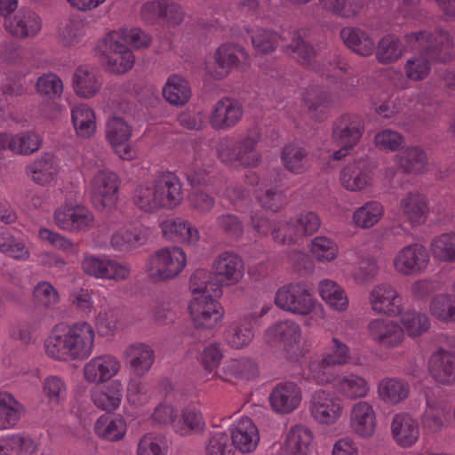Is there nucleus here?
<instances>
[{
  "label": "nucleus",
  "instance_id": "1",
  "mask_svg": "<svg viewBox=\"0 0 455 455\" xmlns=\"http://www.w3.org/2000/svg\"><path fill=\"white\" fill-rule=\"evenodd\" d=\"M182 199V185L179 178L171 172L158 176L152 186H138L133 195L134 204L140 210L149 212L160 208L172 209L178 206Z\"/></svg>",
  "mask_w": 455,
  "mask_h": 455
},
{
  "label": "nucleus",
  "instance_id": "2",
  "mask_svg": "<svg viewBox=\"0 0 455 455\" xmlns=\"http://www.w3.org/2000/svg\"><path fill=\"white\" fill-rule=\"evenodd\" d=\"M407 41L418 43V52L430 63L450 62L454 57V41L447 31H416L406 35Z\"/></svg>",
  "mask_w": 455,
  "mask_h": 455
},
{
  "label": "nucleus",
  "instance_id": "3",
  "mask_svg": "<svg viewBox=\"0 0 455 455\" xmlns=\"http://www.w3.org/2000/svg\"><path fill=\"white\" fill-rule=\"evenodd\" d=\"M186 262V255L181 248H162L150 257L148 275L156 282L172 279L182 271Z\"/></svg>",
  "mask_w": 455,
  "mask_h": 455
},
{
  "label": "nucleus",
  "instance_id": "4",
  "mask_svg": "<svg viewBox=\"0 0 455 455\" xmlns=\"http://www.w3.org/2000/svg\"><path fill=\"white\" fill-rule=\"evenodd\" d=\"M256 140L247 137L241 140L225 138L218 146V156L227 164H237L244 167H254L259 162V155L255 150Z\"/></svg>",
  "mask_w": 455,
  "mask_h": 455
},
{
  "label": "nucleus",
  "instance_id": "5",
  "mask_svg": "<svg viewBox=\"0 0 455 455\" xmlns=\"http://www.w3.org/2000/svg\"><path fill=\"white\" fill-rule=\"evenodd\" d=\"M275 305L288 312L307 315L314 307V299L305 283H290L279 289L275 294Z\"/></svg>",
  "mask_w": 455,
  "mask_h": 455
},
{
  "label": "nucleus",
  "instance_id": "6",
  "mask_svg": "<svg viewBox=\"0 0 455 455\" xmlns=\"http://www.w3.org/2000/svg\"><path fill=\"white\" fill-rule=\"evenodd\" d=\"M189 309L196 331L214 329L223 316L222 307L211 294L194 297Z\"/></svg>",
  "mask_w": 455,
  "mask_h": 455
},
{
  "label": "nucleus",
  "instance_id": "7",
  "mask_svg": "<svg viewBox=\"0 0 455 455\" xmlns=\"http://www.w3.org/2000/svg\"><path fill=\"white\" fill-rule=\"evenodd\" d=\"M363 132L364 124L361 116L347 113L333 122L331 139L339 147L354 148L360 141Z\"/></svg>",
  "mask_w": 455,
  "mask_h": 455
},
{
  "label": "nucleus",
  "instance_id": "8",
  "mask_svg": "<svg viewBox=\"0 0 455 455\" xmlns=\"http://www.w3.org/2000/svg\"><path fill=\"white\" fill-rule=\"evenodd\" d=\"M119 188L117 175L109 170L98 172L92 181V200L98 209L112 206L116 199Z\"/></svg>",
  "mask_w": 455,
  "mask_h": 455
},
{
  "label": "nucleus",
  "instance_id": "9",
  "mask_svg": "<svg viewBox=\"0 0 455 455\" xmlns=\"http://www.w3.org/2000/svg\"><path fill=\"white\" fill-rule=\"evenodd\" d=\"M71 360H83L87 358L93 347L94 331L92 327L84 322L73 324L66 331Z\"/></svg>",
  "mask_w": 455,
  "mask_h": 455
},
{
  "label": "nucleus",
  "instance_id": "10",
  "mask_svg": "<svg viewBox=\"0 0 455 455\" xmlns=\"http://www.w3.org/2000/svg\"><path fill=\"white\" fill-rule=\"evenodd\" d=\"M243 112V106L237 100L222 98L213 106L209 121L216 130H228L238 124Z\"/></svg>",
  "mask_w": 455,
  "mask_h": 455
},
{
  "label": "nucleus",
  "instance_id": "11",
  "mask_svg": "<svg viewBox=\"0 0 455 455\" xmlns=\"http://www.w3.org/2000/svg\"><path fill=\"white\" fill-rule=\"evenodd\" d=\"M10 34L21 39L36 36L42 28L40 17L31 9L20 8L4 21Z\"/></svg>",
  "mask_w": 455,
  "mask_h": 455
},
{
  "label": "nucleus",
  "instance_id": "12",
  "mask_svg": "<svg viewBox=\"0 0 455 455\" xmlns=\"http://www.w3.org/2000/svg\"><path fill=\"white\" fill-rule=\"evenodd\" d=\"M309 409L312 417L322 424L334 423L341 413L339 399L324 390H317L312 395Z\"/></svg>",
  "mask_w": 455,
  "mask_h": 455
},
{
  "label": "nucleus",
  "instance_id": "13",
  "mask_svg": "<svg viewBox=\"0 0 455 455\" xmlns=\"http://www.w3.org/2000/svg\"><path fill=\"white\" fill-rule=\"evenodd\" d=\"M120 35L116 31L110 32L105 38L106 51L108 52V62L113 73L123 74L134 65L132 52L119 40Z\"/></svg>",
  "mask_w": 455,
  "mask_h": 455
},
{
  "label": "nucleus",
  "instance_id": "14",
  "mask_svg": "<svg viewBox=\"0 0 455 455\" xmlns=\"http://www.w3.org/2000/svg\"><path fill=\"white\" fill-rule=\"evenodd\" d=\"M372 167L367 157H360L349 163L341 171L342 186L350 191H361L367 188L371 180Z\"/></svg>",
  "mask_w": 455,
  "mask_h": 455
},
{
  "label": "nucleus",
  "instance_id": "15",
  "mask_svg": "<svg viewBox=\"0 0 455 455\" xmlns=\"http://www.w3.org/2000/svg\"><path fill=\"white\" fill-rule=\"evenodd\" d=\"M429 256L426 248L418 243L403 247L396 255L394 265L395 269L403 275H414L425 269Z\"/></svg>",
  "mask_w": 455,
  "mask_h": 455
},
{
  "label": "nucleus",
  "instance_id": "16",
  "mask_svg": "<svg viewBox=\"0 0 455 455\" xmlns=\"http://www.w3.org/2000/svg\"><path fill=\"white\" fill-rule=\"evenodd\" d=\"M82 268L89 275L116 281L127 279L131 273L127 266L116 260L103 259L93 256L86 257L83 260Z\"/></svg>",
  "mask_w": 455,
  "mask_h": 455
},
{
  "label": "nucleus",
  "instance_id": "17",
  "mask_svg": "<svg viewBox=\"0 0 455 455\" xmlns=\"http://www.w3.org/2000/svg\"><path fill=\"white\" fill-rule=\"evenodd\" d=\"M132 127L121 117H111L106 126V138L116 153L122 159H132V148L129 145Z\"/></svg>",
  "mask_w": 455,
  "mask_h": 455
},
{
  "label": "nucleus",
  "instance_id": "18",
  "mask_svg": "<svg viewBox=\"0 0 455 455\" xmlns=\"http://www.w3.org/2000/svg\"><path fill=\"white\" fill-rule=\"evenodd\" d=\"M212 272L217 284L228 286L237 283L243 276V263L235 253L225 251L219 255Z\"/></svg>",
  "mask_w": 455,
  "mask_h": 455
},
{
  "label": "nucleus",
  "instance_id": "19",
  "mask_svg": "<svg viewBox=\"0 0 455 455\" xmlns=\"http://www.w3.org/2000/svg\"><path fill=\"white\" fill-rule=\"evenodd\" d=\"M372 310L377 313L396 316L402 313V298L387 283L378 284L370 293Z\"/></svg>",
  "mask_w": 455,
  "mask_h": 455
},
{
  "label": "nucleus",
  "instance_id": "20",
  "mask_svg": "<svg viewBox=\"0 0 455 455\" xmlns=\"http://www.w3.org/2000/svg\"><path fill=\"white\" fill-rule=\"evenodd\" d=\"M269 401L274 411L281 414H288L299 405L301 390L294 382H282L273 388Z\"/></svg>",
  "mask_w": 455,
  "mask_h": 455
},
{
  "label": "nucleus",
  "instance_id": "21",
  "mask_svg": "<svg viewBox=\"0 0 455 455\" xmlns=\"http://www.w3.org/2000/svg\"><path fill=\"white\" fill-rule=\"evenodd\" d=\"M56 225L67 231L83 232L89 229L93 223V215L83 207H68L55 212Z\"/></svg>",
  "mask_w": 455,
  "mask_h": 455
},
{
  "label": "nucleus",
  "instance_id": "22",
  "mask_svg": "<svg viewBox=\"0 0 455 455\" xmlns=\"http://www.w3.org/2000/svg\"><path fill=\"white\" fill-rule=\"evenodd\" d=\"M391 433L399 446L411 447L419 438V425L409 413H397L391 422Z\"/></svg>",
  "mask_w": 455,
  "mask_h": 455
},
{
  "label": "nucleus",
  "instance_id": "23",
  "mask_svg": "<svg viewBox=\"0 0 455 455\" xmlns=\"http://www.w3.org/2000/svg\"><path fill=\"white\" fill-rule=\"evenodd\" d=\"M429 372L432 378L443 385L455 384V355L437 349L428 361Z\"/></svg>",
  "mask_w": 455,
  "mask_h": 455
},
{
  "label": "nucleus",
  "instance_id": "24",
  "mask_svg": "<svg viewBox=\"0 0 455 455\" xmlns=\"http://www.w3.org/2000/svg\"><path fill=\"white\" fill-rule=\"evenodd\" d=\"M59 172L58 164L52 153H44L25 167L29 180L39 186H47L54 180Z\"/></svg>",
  "mask_w": 455,
  "mask_h": 455
},
{
  "label": "nucleus",
  "instance_id": "25",
  "mask_svg": "<svg viewBox=\"0 0 455 455\" xmlns=\"http://www.w3.org/2000/svg\"><path fill=\"white\" fill-rule=\"evenodd\" d=\"M232 445L242 453L253 451L259 441V430L252 420L242 418L231 431Z\"/></svg>",
  "mask_w": 455,
  "mask_h": 455
},
{
  "label": "nucleus",
  "instance_id": "26",
  "mask_svg": "<svg viewBox=\"0 0 455 455\" xmlns=\"http://www.w3.org/2000/svg\"><path fill=\"white\" fill-rule=\"evenodd\" d=\"M370 337L379 345L393 347L403 338V329L392 321L375 319L368 324Z\"/></svg>",
  "mask_w": 455,
  "mask_h": 455
},
{
  "label": "nucleus",
  "instance_id": "27",
  "mask_svg": "<svg viewBox=\"0 0 455 455\" xmlns=\"http://www.w3.org/2000/svg\"><path fill=\"white\" fill-rule=\"evenodd\" d=\"M350 426L361 437L372 436L377 426L376 414L372 406L366 402L356 403L351 411Z\"/></svg>",
  "mask_w": 455,
  "mask_h": 455
},
{
  "label": "nucleus",
  "instance_id": "28",
  "mask_svg": "<svg viewBox=\"0 0 455 455\" xmlns=\"http://www.w3.org/2000/svg\"><path fill=\"white\" fill-rule=\"evenodd\" d=\"M130 371L138 377H143L155 362L154 350L147 344L134 343L124 352Z\"/></svg>",
  "mask_w": 455,
  "mask_h": 455
},
{
  "label": "nucleus",
  "instance_id": "29",
  "mask_svg": "<svg viewBox=\"0 0 455 455\" xmlns=\"http://www.w3.org/2000/svg\"><path fill=\"white\" fill-rule=\"evenodd\" d=\"M119 371V363L111 355L92 359L84 368V378L91 383L99 384L114 377Z\"/></svg>",
  "mask_w": 455,
  "mask_h": 455
},
{
  "label": "nucleus",
  "instance_id": "30",
  "mask_svg": "<svg viewBox=\"0 0 455 455\" xmlns=\"http://www.w3.org/2000/svg\"><path fill=\"white\" fill-rule=\"evenodd\" d=\"M162 230L164 235L169 239L188 245L195 244L198 242L200 235L199 231L191 222L182 219L175 218L164 221L162 223Z\"/></svg>",
  "mask_w": 455,
  "mask_h": 455
},
{
  "label": "nucleus",
  "instance_id": "31",
  "mask_svg": "<svg viewBox=\"0 0 455 455\" xmlns=\"http://www.w3.org/2000/svg\"><path fill=\"white\" fill-rule=\"evenodd\" d=\"M288 35L290 42L282 44L283 52L301 65L310 67L316 57L314 46L304 39L299 30Z\"/></svg>",
  "mask_w": 455,
  "mask_h": 455
},
{
  "label": "nucleus",
  "instance_id": "32",
  "mask_svg": "<svg viewBox=\"0 0 455 455\" xmlns=\"http://www.w3.org/2000/svg\"><path fill=\"white\" fill-rule=\"evenodd\" d=\"M312 442V431L303 425H296L286 435V453L287 455H307Z\"/></svg>",
  "mask_w": 455,
  "mask_h": 455
},
{
  "label": "nucleus",
  "instance_id": "33",
  "mask_svg": "<svg viewBox=\"0 0 455 455\" xmlns=\"http://www.w3.org/2000/svg\"><path fill=\"white\" fill-rule=\"evenodd\" d=\"M340 37L348 48L359 55L369 56L375 49L371 37L360 28L346 27L341 29Z\"/></svg>",
  "mask_w": 455,
  "mask_h": 455
},
{
  "label": "nucleus",
  "instance_id": "34",
  "mask_svg": "<svg viewBox=\"0 0 455 455\" xmlns=\"http://www.w3.org/2000/svg\"><path fill=\"white\" fill-rule=\"evenodd\" d=\"M410 385L399 378H385L379 384L378 393L386 403L397 404L404 401L410 393Z\"/></svg>",
  "mask_w": 455,
  "mask_h": 455
},
{
  "label": "nucleus",
  "instance_id": "35",
  "mask_svg": "<svg viewBox=\"0 0 455 455\" xmlns=\"http://www.w3.org/2000/svg\"><path fill=\"white\" fill-rule=\"evenodd\" d=\"M101 81L93 70L80 67L73 75V86L76 93L83 98L93 97L101 87Z\"/></svg>",
  "mask_w": 455,
  "mask_h": 455
},
{
  "label": "nucleus",
  "instance_id": "36",
  "mask_svg": "<svg viewBox=\"0 0 455 455\" xmlns=\"http://www.w3.org/2000/svg\"><path fill=\"white\" fill-rule=\"evenodd\" d=\"M282 160L284 167L296 174L304 172L309 166L307 150L297 144H290L283 148Z\"/></svg>",
  "mask_w": 455,
  "mask_h": 455
},
{
  "label": "nucleus",
  "instance_id": "37",
  "mask_svg": "<svg viewBox=\"0 0 455 455\" xmlns=\"http://www.w3.org/2000/svg\"><path fill=\"white\" fill-rule=\"evenodd\" d=\"M189 289L195 297H202L211 294L218 297L221 293V290L214 281L212 272L204 269L196 270L189 280Z\"/></svg>",
  "mask_w": 455,
  "mask_h": 455
},
{
  "label": "nucleus",
  "instance_id": "38",
  "mask_svg": "<svg viewBox=\"0 0 455 455\" xmlns=\"http://www.w3.org/2000/svg\"><path fill=\"white\" fill-rule=\"evenodd\" d=\"M163 95L172 105L183 106L188 101L191 96V90L187 80L173 75L169 77L164 85Z\"/></svg>",
  "mask_w": 455,
  "mask_h": 455
},
{
  "label": "nucleus",
  "instance_id": "39",
  "mask_svg": "<svg viewBox=\"0 0 455 455\" xmlns=\"http://www.w3.org/2000/svg\"><path fill=\"white\" fill-rule=\"evenodd\" d=\"M248 59L243 48L231 44H223L216 51L214 60L216 64L228 73L237 67L238 63Z\"/></svg>",
  "mask_w": 455,
  "mask_h": 455
},
{
  "label": "nucleus",
  "instance_id": "40",
  "mask_svg": "<svg viewBox=\"0 0 455 455\" xmlns=\"http://www.w3.org/2000/svg\"><path fill=\"white\" fill-rule=\"evenodd\" d=\"M98 436L108 441H117L124 437L126 426L121 417L101 416L94 425Z\"/></svg>",
  "mask_w": 455,
  "mask_h": 455
},
{
  "label": "nucleus",
  "instance_id": "41",
  "mask_svg": "<svg viewBox=\"0 0 455 455\" xmlns=\"http://www.w3.org/2000/svg\"><path fill=\"white\" fill-rule=\"evenodd\" d=\"M71 119L78 136L88 138L94 133L95 116L88 106L84 104L75 106L71 111Z\"/></svg>",
  "mask_w": 455,
  "mask_h": 455
},
{
  "label": "nucleus",
  "instance_id": "42",
  "mask_svg": "<svg viewBox=\"0 0 455 455\" xmlns=\"http://www.w3.org/2000/svg\"><path fill=\"white\" fill-rule=\"evenodd\" d=\"M401 210L411 224H420L425 220L427 205L425 197L416 193H410L402 199Z\"/></svg>",
  "mask_w": 455,
  "mask_h": 455
},
{
  "label": "nucleus",
  "instance_id": "43",
  "mask_svg": "<svg viewBox=\"0 0 455 455\" xmlns=\"http://www.w3.org/2000/svg\"><path fill=\"white\" fill-rule=\"evenodd\" d=\"M397 163L405 172H421L426 168L427 157L419 147H410L402 150L397 156Z\"/></svg>",
  "mask_w": 455,
  "mask_h": 455
},
{
  "label": "nucleus",
  "instance_id": "44",
  "mask_svg": "<svg viewBox=\"0 0 455 455\" xmlns=\"http://www.w3.org/2000/svg\"><path fill=\"white\" fill-rule=\"evenodd\" d=\"M375 55L379 63H394L403 55V44L395 36L387 35L379 41Z\"/></svg>",
  "mask_w": 455,
  "mask_h": 455
},
{
  "label": "nucleus",
  "instance_id": "45",
  "mask_svg": "<svg viewBox=\"0 0 455 455\" xmlns=\"http://www.w3.org/2000/svg\"><path fill=\"white\" fill-rule=\"evenodd\" d=\"M252 316L233 323L227 331V341L234 348L239 349L247 346L254 336Z\"/></svg>",
  "mask_w": 455,
  "mask_h": 455
},
{
  "label": "nucleus",
  "instance_id": "46",
  "mask_svg": "<svg viewBox=\"0 0 455 455\" xmlns=\"http://www.w3.org/2000/svg\"><path fill=\"white\" fill-rule=\"evenodd\" d=\"M303 101L307 111L315 119L320 118L331 104L329 94L323 89L315 86L307 90L303 95Z\"/></svg>",
  "mask_w": 455,
  "mask_h": 455
},
{
  "label": "nucleus",
  "instance_id": "47",
  "mask_svg": "<svg viewBox=\"0 0 455 455\" xmlns=\"http://www.w3.org/2000/svg\"><path fill=\"white\" fill-rule=\"evenodd\" d=\"M319 292L323 299L332 308L342 311L348 305V299L343 289L335 282L323 280L319 284Z\"/></svg>",
  "mask_w": 455,
  "mask_h": 455
},
{
  "label": "nucleus",
  "instance_id": "48",
  "mask_svg": "<svg viewBox=\"0 0 455 455\" xmlns=\"http://www.w3.org/2000/svg\"><path fill=\"white\" fill-rule=\"evenodd\" d=\"M268 332L287 347H293L301 337L299 325L289 320L276 323L269 328Z\"/></svg>",
  "mask_w": 455,
  "mask_h": 455
},
{
  "label": "nucleus",
  "instance_id": "49",
  "mask_svg": "<svg viewBox=\"0 0 455 455\" xmlns=\"http://www.w3.org/2000/svg\"><path fill=\"white\" fill-rule=\"evenodd\" d=\"M280 41L283 43L286 41V37L265 28L257 29L251 36L252 45L260 54H268L274 52Z\"/></svg>",
  "mask_w": 455,
  "mask_h": 455
},
{
  "label": "nucleus",
  "instance_id": "50",
  "mask_svg": "<svg viewBox=\"0 0 455 455\" xmlns=\"http://www.w3.org/2000/svg\"><path fill=\"white\" fill-rule=\"evenodd\" d=\"M22 409V405L11 394L0 393V420L4 427L16 425Z\"/></svg>",
  "mask_w": 455,
  "mask_h": 455
},
{
  "label": "nucleus",
  "instance_id": "51",
  "mask_svg": "<svg viewBox=\"0 0 455 455\" xmlns=\"http://www.w3.org/2000/svg\"><path fill=\"white\" fill-rule=\"evenodd\" d=\"M321 6L333 14L342 18H352L356 16L361 9L362 4L359 0H318Z\"/></svg>",
  "mask_w": 455,
  "mask_h": 455
},
{
  "label": "nucleus",
  "instance_id": "52",
  "mask_svg": "<svg viewBox=\"0 0 455 455\" xmlns=\"http://www.w3.org/2000/svg\"><path fill=\"white\" fill-rule=\"evenodd\" d=\"M122 394L116 385L108 386L106 389L96 390L92 395L94 404L106 411H112L119 407Z\"/></svg>",
  "mask_w": 455,
  "mask_h": 455
},
{
  "label": "nucleus",
  "instance_id": "53",
  "mask_svg": "<svg viewBox=\"0 0 455 455\" xmlns=\"http://www.w3.org/2000/svg\"><path fill=\"white\" fill-rule=\"evenodd\" d=\"M229 435L220 429L211 432L205 443V455H234Z\"/></svg>",
  "mask_w": 455,
  "mask_h": 455
},
{
  "label": "nucleus",
  "instance_id": "54",
  "mask_svg": "<svg viewBox=\"0 0 455 455\" xmlns=\"http://www.w3.org/2000/svg\"><path fill=\"white\" fill-rule=\"evenodd\" d=\"M202 414L193 408L182 411L181 419L175 422L174 427L181 435L200 432L204 429Z\"/></svg>",
  "mask_w": 455,
  "mask_h": 455
},
{
  "label": "nucleus",
  "instance_id": "55",
  "mask_svg": "<svg viewBox=\"0 0 455 455\" xmlns=\"http://www.w3.org/2000/svg\"><path fill=\"white\" fill-rule=\"evenodd\" d=\"M430 310L433 315L443 322H455V297L437 295L431 302Z\"/></svg>",
  "mask_w": 455,
  "mask_h": 455
},
{
  "label": "nucleus",
  "instance_id": "56",
  "mask_svg": "<svg viewBox=\"0 0 455 455\" xmlns=\"http://www.w3.org/2000/svg\"><path fill=\"white\" fill-rule=\"evenodd\" d=\"M435 258L443 261L455 260V233H445L432 242Z\"/></svg>",
  "mask_w": 455,
  "mask_h": 455
},
{
  "label": "nucleus",
  "instance_id": "57",
  "mask_svg": "<svg viewBox=\"0 0 455 455\" xmlns=\"http://www.w3.org/2000/svg\"><path fill=\"white\" fill-rule=\"evenodd\" d=\"M381 215V205L377 202H370L355 212L353 220L356 226L369 228L379 220Z\"/></svg>",
  "mask_w": 455,
  "mask_h": 455
},
{
  "label": "nucleus",
  "instance_id": "58",
  "mask_svg": "<svg viewBox=\"0 0 455 455\" xmlns=\"http://www.w3.org/2000/svg\"><path fill=\"white\" fill-rule=\"evenodd\" d=\"M217 228L233 240H239L244 233L243 221L233 213H223L216 218Z\"/></svg>",
  "mask_w": 455,
  "mask_h": 455
},
{
  "label": "nucleus",
  "instance_id": "59",
  "mask_svg": "<svg viewBox=\"0 0 455 455\" xmlns=\"http://www.w3.org/2000/svg\"><path fill=\"white\" fill-rule=\"evenodd\" d=\"M402 323L409 336L417 337L426 332L430 326L427 315L407 311L401 316Z\"/></svg>",
  "mask_w": 455,
  "mask_h": 455
},
{
  "label": "nucleus",
  "instance_id": "60",
  "mask_svg": "<svg viewBox=\"0 0 455 455\" xmlns=\"http://www.w3.org/2000/svg\"><path fill=\"white\" fill-rule=\"evenodd\" d=\"M46 354L56 360H71V354L66 331L50 336L44 344Z\"/></svg>",
  "mask_w": 455,
  "mask_h": 455
},
{
  "label": "nucleus",
  "instance_id": "61",
  "mask_svg": "<svg viewBox=\"0 0 455 455\" xmlns=\"http://www.w3.org/2000/svg\"><path fill=\"white\" fill-rule=\"evenodd\" d=\"M14 154L29 156L42 146L41 137L34 132H24L14 135Z\"/></svg>",
  "mask_w": 455,
  "mask_h": 455
},
{
  "label": "nucleus",
  "instance_id": "62",
  "mask_svg": "<svg viewBox=\"0 0 455 455\" xmlns=\"http://www.w3.org/2000/svg\"><path fill=\"white\" fill-rule=\"evenodd\" d=\"M142 243L143 237L136 230L122 229L111 238V246L118 251H128Z\"/></svg>",
  "mask_w": 455,
  "mask_h": 455
},
{
  "label": "nucleus",
  "instance_id": "63",
  "mask_svg": "<svg viewBox=\"0 0 455 455\" xmlns=\"http://www.w3.org/2000/svg\"><path fill=\"white\" fill-rule=\"evenodd\" d=\"M311 252L321 262H329L338 256L336 243L325 236H317L311 242Z\"/></svg>",
  "mask_w": 455,
  "mask_h": 455
},
{
  "label": "nucleus",
  "instance_id": "64",
  "mask_svg": "<svg viewBox=\"0 0 455 455\" xmlns=\"http://www.w3.org/2000/svg\"><path fill=\"white\" fill-rule=\"evenodd\" d=\"M404 70L409 79L422 81L428 76L431 70V63L419 52L417 56L406 61Z\"/></svg>",
  "mask_w": 455,
  "mask_h": 455
}]
</instances>
